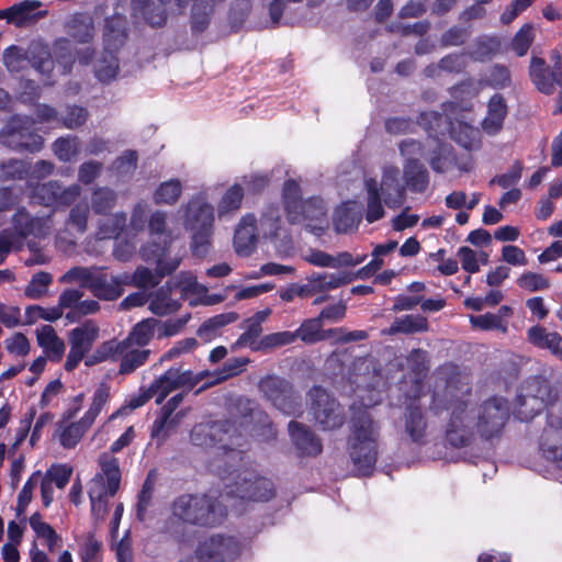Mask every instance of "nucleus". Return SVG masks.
<instances>
[{"label": "nucleus", "instance_id": "1", "mask_svg": "<svg viewBox=\"0 0 562 562\" xmlns=\"http://www.w3.org/2000/svg\"><path fill=\"white\" fill-rule=\"evenodd\" d=\"M471 381L454 364H445L436 373V384L430 409L435 414L450 412L446 426V439L456 448L469 446L474 437V418L469 412Z\"/></svg>", "mask_w": 562, "mask_h": 562}, {"label": "nucleus", "instance_id": "2", "mask_svg": "<svg viewBox=\"0 0 562 562\" xmlns=\"http://www.w3.org/2000/svg\"><path fill=\"white\" fill-rule=\"evenodd\" d=\"M562 402V379L553 380L544 374L525 379L514 402V415L521 422H530L547 409V425L553 406Z\"/></svg>", "mask_w": 562, "mask_h": 562}, {"label": "nucleus", "instance_id": "3", "mask_svg": "<svg viewBox=\"0 0 562 562\" xmlns=\"http://www.w3.org/2000/svg\"><path fill=\"white\" fill-rule=\"evenodd\" d=\"M378 426L367 412H359L352 419L349 454L361 475L372 473L378 459Z\"/></svg>", "mask_w": 562, "mask_h": 562}, {"label": "nucleus", "instance_id": "4", "mask_svg": "<svg viewBox=\"0 0 562 562\" xmlns=\"http://www.w3.org/2000/svg\"><path fill=\"white\" fill-rule=\"evenodd\" d=\"M172 514L184 524L213 528L226 518V507L206 494L181 495L172 504Z\"/></svg>", "mask_w": 562, "mask_h": 562}, {"label": "nucleus", "instance_id": "5", "mask_svg": "<svg viewBox=\"0 0 562 562\" xmlns=\"http://www.w3.org/2000/svg\"><path fill=\"white\" fill-rule=\"evenodd\" d=\"M184 227L192 233V254L195 257L204 258L212 245L214 228L213 206L200 199L190 200L184 214Z\"/></svg>", "mask_w": 562, "mask_h": 562}, {"label": "nucleus", "instance_id": "6", "mask_svg": "<svg viewBox=\"0 0 562 562\" xmlns=\"http://www.w3.org/2000/svg\"><path fill=\"white\" fill-rule=\"evenodd\" d=\"M226 494L243 501L266 502L274 496L271 480L250 469L237 470L226 483Z\"/></svg>", "mask_w": 562, "mask_h": 562}, {"label": "nucleus", "instance_id": "7", "mask_svg": "<svg viewBox=\"0 0 562 562\" xmlns=\"http://www.w3.org/2000/svg\"><path fill=\"white\" fill-rule=\"evenodd\" d=\"M2 143L15 151L38 153L44 146L36 131V122L29 116H12L1 132Z\"/></svg>", "mask_w": 562, "mask_h": 562}, {"label": "nucleus", "instance_id": "8", "mask_svg": "<svg viewBox=\"0 0 562 562\" xmlns=\"http://www.w3.org/2000/svg\"><path fill=\"white\" fill-rule=\"evenodd\" d=\"M328 329L323 328V322L318 317L304 319L293 331L284 330L268 334L261 337L259 348L274 349L288 346L301 340L305 345H314L321 341L329 340Z\"/></svg>", "mask_w": 562, "mask_h": 562}, {"label": "nucleus", "instance_id": "9", "mask_svg": "<svg viewBox=\"0 0 562 562\" xmlns=\"http://www.w3.org/2000/svg\"><path fill=\"white\" fill-rule=\"evenodd\" d=\"M31 203L52 207L55 211L66 210L71 206L81 193L78 184L64 187L57 180L32 184L27 182Z\"/></svg>", "mask_w": 562, "mask_h": 562}, {"label": "nucleus", "instance_id": "10", "mask_svg": "<svg viewBox=\"0 0 562 562\" xmlns=\"http://www.w3.org/2000/svg\"><path fill=\"white\" fill-rule=\"evenodd\" d=\"M509 418V406L505 398L493 396L484 401L476 408L475 428L479 435L491 440L502 435Z\"/></svg>", "mask_w": 562, "mask_h": 562}, {"label": "nucleus", "instance_id": "11", "mask_svg": "<svg viewBox=\"0 0 562 562\" xmlns=\"http://www.w3.org/2000/svg\"><path fill=\"white\" fill-rule=\"evenodd\" d=\"M311 414L315 423L323 430H334L342 427L346 422L344 407L321 386H314L310 391Z\"/></svg>", "mask_w": 562, "mask_h": 562}, {"label": "nucleus", "instance_id": "12", "mask_svg": "<svg viewBox=\"0 0 562 562\" xmlns=\"http://www.w3.org/2000/svg\"><path fill=\"white\" fill-rule=\"evenodd\" d=\"M196 280L192 276L181 274L180 277L171 278L156 291L149 302V310L158 316L172 314L181 306L179 300L172 299V293L179 292L180 299H183L188 293L194 292Z\"/></svg>", "mask_w": 562, "mask_h": 562}, {"label": "nucleus", "instance_id": "13", "mask_svg": "<svg viewBox=\"0 0 562 562\" xmlns=\"http://www.w3.org/2000/svg\"><path fill=\"white\" fill-rule=\"evenodd\" d=\"M539 450L543 458L562 470V402L552 408L549 425L540 437Z\"/></svg>", "mask_w": 562, "mask_h": 562}, {"label": "nucleus", "instance_id": "14", "mask_svg": "<svg viewBox=\"0 0 562 562\" xmlns=\"http://www.w3.org/2000/svg\"><path fill=\"white\" fill-rule=\"evenodd\" d=\"M297 220L288 216L290 224H303L312 233L319 234L327 226V209L322 198L312 196L301 202L296 209Z\"/></svg>", "mask_w": 562, "mask_h": 562}, {"label": "nucleus", "instance_id": "15", "mask_svg": "<svg viewBox=\"0 0 562 562\" xmlns=\"http://www.w3.org/2000/svg\"><path fill=\"white\" fill-rule=\"evenodd\" d=\"M259 389L267 400L286 415L293 414L297 403L290 384L277 376H267L259 382Z\"/></svg>", "mask_w": 562, "mask_h": 562}, {"label": "nucleus", "instance_id": "16", "mask_svg": "<svg viewBox=\"0 0 562 562\" xmlns=\"http://www.w3.org/2000/svg\"><path fill=\"white\" fill-rule=\"evenodd\" d=\"M128 279L108 273L104 268H93L88 289L95 297L104 301H114L123 294V284Z\"/></svg>", "mask_w": 562, "mask_h": 562}, {"label": "nucleus", "instance_id": "17", "mask_svg": "<svg viewBox=\"0 0 562 562\" xmlns=\"http://www.w3.org/2000/svg\"><path fill=\"white\" fill-rule=\"evenodd\" d=\"M557 59L552 70L547 66L546 60L533 56L530 61V78L537 89L546 94L554 91V86H562V68L560 66L561 56L554 53Z\"/></svg>", "mask_w": 562, "mask_h": 562}, {"label": "nucleus", "instance_id": "18", "mask_svg": "<svg viewBox=\"0 0 562 562\" xmlns=\"http://www.w3.org/2000/svg\"><path fill=\"white\" fill-rule=\"evenodd\" d=\"M157 321L154 318L144 319L137 323L127 337L116 345L113 349L109 342L103 344L101 351H140V348L147 346L155 336ZM142 351H150L143 349Z\"/></svg>", "mask_w": 562, "mask_h": 562}, {"label": "nucleus", "instance_id": "19", "mask_svg": "<svg viewBox=\"0 0 562 562\" xmlns=\"http://www.w3.org/2000/svg\"><path fill=\"white\" fill-rule=\"evenodd\" d=\"M199 552L212 562H227L239 555L240 546L234 537L215 535L200 546Z\"/></svg>", "mask_w": 562, "mask_h": 562}, {"label": "nucleus", "instance_id": "20", "mask_svg": "<svg viewBox=\"0 0 562 562\" xmlns=\"http://www.w3.org/2000/svg\"><path fill=\"white\" fill-rule=\"evenodd\" d=\"M379 189L389 209H398L406 200V187L401 182L397 167L390 166L383 169Z\"/></svg>", "mask_w": 562, "mask_h": 562}, {"label": "nucleus", "instance_id": "21", "mask_svg": "<svg viewBox=\"0 0 562 562\" xmlns=\"http://www.w3.org/2000/svg\"><path fill=\"white\" fill-rule=\"evenodd\" d=\"M203 374H209V372L205 371L194 375L191 371L180 372L179 369H169L150 385L155 390V394H158L156 403L160 404L176 389L194 385Z\"/></svg>", "mask_w": 562, "mask_h": 562}, {"label": "nucleus", "instance_id": "22", "mask_svg": "<svg viewBox=\"0 0 562 562\" xmlns=\"http://www.w3.org/2000/svg\"><path fill=\"white\" fill-rule=\"evenodd\" d=\"M288 431L300 456L316 457L322 452V440L308 426L291 420L288 425Z\"/></svg>", "mask_w": 562, "mask_h": 562}, {"label": "nucleus", "instance_id": "23", "mask_svg": "<svg viewBox=\"0 0 562 562\" xmlns=\"http://www.w3.org/2000/svg\"><path fill=\"white\" fill-rule=\"evenodd\" d=\"M126 214L124 212L115 213L112 217V227L108 228L105 225L101 226L103 237H114L113 257L119 261L126 262L135 254V246L126 239H119V235L123 232L126 225Z\"/></svg>", "mask_w": 562, "mask_h": 562}, {"label": "nucleus", "instance_id": "24", "mask_svg": "<svg viewBox=\"0 0 562 562\" xmlns=\"http://www.w3.org/2000/svg\"><path fill=\"white\" fill-rule=\"evenodd\" d=\"M232 429H234V425L229 420L199 424L191 430L190 440L195 446H213L216 442L223 441L222 435L229 432Z\"/></svg>", "mask_w": 562, "mask_h": 562}, {"label": "nucleus", "instance_id": "25", "mask_svg": "<svg viewBox=\"0 0 562 562\" xmlns=\"http://www.w3.org/2000/svg\"><path fill=\"white\" fill-rule=\"evenodd\" d=\"M256 222L255 215L247 214L240 220L235 229L234 247L239 256H249L256 249L258 240Z\"/></svg>", "mask_w": 562, "mask_h": 562}, {"label": "nucleus", "instance_id": "26", "mask_svg": "<svg viewBox=\"0 0 562 562\" xmlns=\"http://www.w3.org/2000/svg\"><path fill=\"white\" fill-rule=\"evenodd\" d=\"M408 364L413 366L412 374L409 375L411 386L406 389L407 381H401V390L404 389L405 396L409 401H417L423 395V379L426 376L428 367L426 366L422 353H409L406 357Z\"/></svg>", "mask_w": 562, "mask_h": 562}, {"label": "nucleus", "instance_id": "27", "mask_svg": "<svg viewBox=\"0 0 562 562\" xmlns=\"http://www.w3.org/2000/svg\"><path fill=\"white\" fill-rule=\"evenodd\" d=\"M270 310L259 311L252 317L246 321V329L235 342L237 348H250L251 351H266L259 348L260 335L262 333V323L266 321Z\"/></svg>", "mask_w": 562, "mask_h": 562}, {"label": "nucleus", "instance_id": "28", "mask_svg": "<svg viewBox=\"0 0 562 562\" xmlns=\"http://www.w3.org/2000/svg\"><path fill=\"white\" fill-rule=\"evenodd\" d=\"M508 109L504 97L494 93L487 103V114L482 122L483 131L488 135H496L503 128Z\"/></svg>", "mask_w": 562, "mask_h": 562}, {"label": "nucleus", "instance_id": "29", "mask_svg": "<svg viewBox=\"0 0 562 562\" xmlns=\"http://www.w3.org/2000/svg\"><path fill=\"white\" fill-rule=\"evenodd\" d=\"M226 355L227 353H210V361L212 363H217L223 360L222 367L211 373L212 376H214L213 383H221L240 374L250 362L249 358L245 356L225 358Z\"/></svg>", "mask_w": 562, "mask_h": 562}, {"label": "nucleus", "instance_id": "30", "mask_svg": "<svg viewBox=\"0 0 562 562\" xmlns=\"http://www.w3.org/2000/svg\"><path fill=\"white\" fill-rule=\"evenodd\" d=\"M167 3L162 0L159 3L154 0H132L133 14L144 19L153 27H161L167 22Z\"/></svg>", "mask_w": 562, "mask_h": 562}, {"label": "nucleus", "instance_id": "31", "mask_svg": "<svg viewBox=\"0 0 562 562\" xmlns=\"http://www.w3.org/2000/svg\"><path fill=\"white\" fill-rule=\"evenodd\" d=\"M99 333L100 328L92 319L72 328L68 335L70 351H91Z\"/></svg>", "mask_w": 562, "mask_h": 562}, {"label": "nucleus", "instance_id": "32", "mask_svg": "<svg viewBox=\"0 0 562 562\" xmlns=\"http://www.w3.org/2000/svg\"><path fill=\"white\" fill-rule=\"evenodd\" d=\"M183 401V394L179 393L172 396L161 408V416L154 423L151 437L164 440L168 432L175 429L180 420L179 414L171 418L176 408Z\"/></svg>", "mask_w": 562, "mask_h": 562}, {"label": "nucleus", "instance_id": "33", "mask_svg": "<svg viewBox=\"0 0 562 562\" xmlns=\"http://www.w3.org/2000/svg\"><path fill=\"white\" fill-rule=\"evenodd\" d=\"M361 221V211L356 201L341 203L334 213V228L339 234L356 231Z\"/></svg>", "mask_w": 562, "mask_h": 562}, {"label": "nucleus", "instance_id": "34", "mask_svg": "<svg viewBox=\"0 0 562 562\" xmlns=\"http://www.w3.org/2000/svg\"><path fill=\"white\" fill-rule=\"evenodd\" d=\"M429 329L428 319L419 314H406L396 317L390 327L382 329L381 334L385 336H394L397 334L413 335L425 333Z\"/></svg>", "mask_w": 562, "mask_h": 562}, {"label": "nucleus", "instance_id": "35", "mask_svg": "<svg viewBox=\"0 0 562 562\" xmlns=\"http://www.w3.org/2000/svg\"><path fill=\"white\" fill-rule=\"evenodd\" d=\"M405 187L413 193H424L429 186V172L416 158H408L404 165Z\"/></svg>", "mask_w": 562, "mask_h": 562}, {"label": "nucleus", "instance_id": "36", "mask_svg": "<svg viewBox=\"0 0 562 562\" xmlns=\"http://www.w3.org/2000/svg\"><path fill=\"white\" fill-rule=\"evenodd\" d=\"M448 134L452 140L467 150H477L481 147L480 130L467 122H452Z\"/></svg>", "mask_w": 562, "mask_h": 562}, {"label": "nucleus", "instance_id": "37", "mask_svg": "<svg viewBox=\"0 0 562 562\" xmlns=\"http://www.w3.org/2000/svg\"><path fill=\"white\" fill-rule=\"evenodd\" d=\"M405 432L414 442H423L427 422L419 406L408 405L404 413Z\"/></svg>", "mask_w": 562, "mask_h": 562}, {"label": "nucleus", "instance_id": "38", "mask_svg": "<svg viewBox=\"0 0 562 562\" xmlns=\"http://www.w3.org/2000/svg\"><path fill=\"white\" fill-rule=\"evenodd\" d=\"M128 36L125 21L120 16H112L105 19L103 29V40L105 47L111 50H116L124 45Z\"/></svg>", "mask_w": 562, "mask_h": 562}, {"label": "nucleus", "instance_id": "39", "mask_svg": "<svg viewBox=\"0 0 562 562\" xmlns=\"http://www.w3.org/2000/svg\"><path fill=\"white\" fill-rule=\"evenodd\" d=\"M42 5L38 0H23L19 3L11 5L13 25L16 27H23L29 22H35L47 14V11L35 12Z\"/></svg>", "mask_w": 562, "mask_h": 562}, {"label": "nucleus", "instance_id": "40", "mask_svg": "<svg viewBox=\"0 0 562 562\" xmlns=\"http://www.w3.org/2000/svg\"><path fill=\"white\" fill-rule=\"evenodd\" d=\"M367 190L366 221L372 224L384 217L385 211L382 204L379 183L375 179L369 178L364 182Z\"/></svg>", "mask_w": 562, "mask_h": 562}, {"label": "nucleus", "instance_id": "41", "mask_svg": "<svg viewBox=\"0 0 562 562\" xmlns=\"http://www.w3.org/2000/svg\"><path fill=\"white\" fill-rule=\"evenodd\" d=\"M451 123L452 121L449 116L438 111H425L418 116V124L434 138L445 136Z\"/></svg>", "mask_w": 562, "mask_h": 562}, {"label": "nucleus", "instance_id": "42", "mask_svg": "<svg viewBox=\"0 0 562 562\" xmlns=\"http://www.w3.org/2000/svg\"><path fill=\"white\" fill-rule=\"evenodd\" d=\"M530 344L539 349H548L549 351H562V337L553 331L549 333L540 325L532 326L527 331Z\"/></svg>", "mask_w": 562, "mask_h": 562}, {"label": "nucleus", "instance_id": "43", "mask_svg": "<svg viewBox=\"0 0 562 562\" xmlns=\"http://www.w3.org/2000/svg\"><path fill=\"white\" fill-rule=\"evenodd\" d=\"M12 225L16 234L23 238L37 236L43 227L41 218L33 217L24 206L18 207L12 216Z\"/></svg>", "mask_w": 562, "mask_h": 562}, {"label": "nucleus", "instance_id": "44", "mask_svg": "<svg viewBox=\"0 0 562 562\" xmlns=\"http://www.w3.org/2000/svg\"><path fill=\"white\" fill-rule=\"evenodd\" d=\"M99 464L103 475L106 477L105 493L113 497L120 490L121 484V471L119 461L110 453H102L99 458Z\"/></svg>", "mask_w": 562, "mask_h": 562}, {"label": "nucleus", "instance_id": "45", "mask_svg": "<svg viewBox=\"0 0 562 562\" xmlns=\"http://www.w3.org/2000/svg\"><path fill=\"white\" fill-rule=\"evenodd\" d=\"M502 47L501 40L497 36H479L474 42L473 49L468 54L474 61H486L492 59Z\"/></svg>", "mask_w": 562, "mask_h": 562}, {"label": "nucleus", "instance_id": "46", "mask_svg": "<svg viewBox=\"0 0 562 562\" xmlns=\"http://www.w3.org/2000/svg\"><path fill=\"white\" fill-rule=\"evenodd\" d=\"M117 202L116 192L108 187L93 189L91 193V209L97 215H109Z\"/></svg>", "mask_w": 562, "mask_h": 562}, {"label": "nucleus", "instance_id": "47", "mask_svg": "<svg viewBox=\"0 0 562 562\" xmlns=\"http://www.w3.org/2000/svg\"><path fill=\"white\" fill-rule=\"evenodd\" d=\"M285 216H291L293 220L296 217V209H299L302 201V190L299 182L294 179H288L283 183L281 194Z\"/></svg>", "mask_w": 562, "mask_h": 562}, {"label": "nucleus", "instance_id": "48", "mask_svg": "<svg viewBox=\"0 0 562 562\" xmlns=\"http://www.w3.org/2000/svg\"><path fill=\"white\" fill-rule=\"evenodd\" d=\"M313 292H326L352 281L349 274L313 273L308 279Z\"/></svg>", "mask_w": 562, "mask_h": 562}, {"label": "nucleus", "instance_id": "49", "mask_svg": "<svg viewBox=\"0 0 562 562\" xmlns=\"http://www.w3.org/2000/svg\"><path fill=\"white\" fill-rule=\"evenodd\" d=\"M31 164L22 159L0 160V182L23 180L30 176Z\"/></svg>", "mask_w": 562, "mask_h": 562}, {"label": "nucleus", "instance_id": "50", "mask_svg": "<svg viewBox=\"0 0 562 562\" xmlns=\"http://www.w3.org/2000/svg\"><path fill=\"white\" fill-rule=\"evenodd\" d=\"M91 423H86V418L82 417L79 422L72 423L63 427L60 424L58 427L60 445L70 449L74 448L82 438L83 434L91 427Z\"/></svg>", "mask_w": 562, "mask_h": 562}, {"label": "nucleus", "instance_id": "51", "mask_svg": "<svg viewBox=\"0 0 562 562\" xmlns=\"http://www.w3.org/2000/svg\"><path fill=\"white\" fill-rule=\"evenodd\" d=\"M171 241V235H166L165 237L158 238V240L151 239L142 246L139 251L142 259L147 263H156L162 257L167 256Z\"/></svg>", "mask_w": 562, "mask_h": 562}, {"label": "nucleus", "instance_id": "52", "mask_svg": "<svg viewBox=\"0 0 562 562\" xmlns=\"http://www.w3.org/2000/svg\"><path fill=\"white\" fill-rule=\"evenodd\" d=\"M52 147L54 155L63 162L71 161L80 153L79 138L71 135L58 137Z\"/></svg>", "mask_w": 562, "mask_h": 562}, {"label": "nucleus", "instance_id": "53", "mask_svg": "<svg viewBox=\"0 0 562 562\" xmlns=\"http://www.w3.org/2000/svg\"><path fill=\"white\" fill-rule=\"evenodd\" d=\"M182 193V186L178 179H171L159 184L153 199L156 204H175Z\"/></svg>", "mask_w": 562, "mask_h": 562}, {"label": "nucleus", "instance_id": "54", "mask_svg": "<svg viewBox=\"0 0 562 562\" xmlns=\"http://www.w3.org/2000/svg\"><path fill=\"white\" fill-rule=\"evenodd\" d=\"M67 31L79 43H88L93 37V26L82 14L71 16L67 22Z\"/></svg>", "mask_w": 562, "mask_h": 562}, {"label": "nucleus", "instance_id": "55", "mask_svg": "<svg viewBox=\"0 0 562 562\" xmlns=\"http://www.w3.org/2000/svg\"><path fill=\"white\" fill-rule=\"evenodd\" d=\"M38 347L43 351H65V342L60 339L53 326L43 325L36 329Z\"/></svg>", "mask_w": 562, "mask_h": 562}, {"label": "nucleus", "instance_id": "56", "mask_svg": "<svg viewBox=\"0 0 562 562\" xmlns=\"http://www.w3.org/2000/svg\"><path fill=\"white\" fill-rule=\"evenodd\" d=\"M535 41V29L530 23L524 24L514 35L510 47L518 56H525Z\"/></svg>", "mask_w": 562, "mask_h": 562}, {"label": "nucleus", "instance_id": "57", "mask_svg": "<svg viewBox=\"0 0 562 562\" xmlns=\"http://www.w3.org/2000/svg\"><path fill=\"white\" fill-rule=\"evenodd\" d=\"M454 155L451 145L439 143L432 150L429 165L436 173H443L453 162Z\"/></svg>", "mask_w": 562, "mask_h": 562}, {"label": "nucleus", "instance_id": "58", "mask_svg": "<svg viewBox=\"0 0 562 562\" xmlns=\"http://www.w3.org/2000/svg\"><path fill=\"white\" fill-rule=\"evenodd\" d=\"M327 333L329 341L334 345H346L369 338V334L366 330H349L346 327L329 328Z\"/></svg>", "mask_w": 562, "mask_h": 562}, {"label": "nucleus", "instance_id": "59", "mask_svg": "<svg viewBox=\"0 0 562 562\" xmlns=\"http://www.w3.org/2000/svg\"><path fill=\"white\" fill-rule=\"evenodd\" d=\"M52 282L53 277L50 273L40 271L33 274L32 279L25 288L24 294L29 299L37 300L47 292V288Z\"/></svg>", "mask_w": 562, "mask_h": 562}, {"label": "nucleus", "instance_id": "60", "mask_svg": "<svg viewBox=\"0 0 562 562\" xmlns=\"http://www.w3.org/2000/svg\"><path fill=\"white\" fill-rule=\"evenodd\" d=\"M244 199V189L239 184H233L222 196L218 203V213L225 214L237 211L241 206Z\"/></svg>", "mask_w": 562, "mask_h": 562}, {"label": "nucleus", "instance_id": "61", "mask_svg": "<svg viewBox=\"0 0 562 562\" xmlns=\"http://www.w3.org/2000/svg\"><path fill=\"white\" fill-rule=\"evenodd\" d=\"M430 30L428 20L417 21L413 24H403L401 22H392L386 26V31L392 34H398L403 37L412 34L424 36Z\"/></svg>", "mask_w": 562, "mask_h": 562}, {"label": "nucleus", "instance_id": "62", "mask_svg": "<svg viewBox=\"0 0 562 562\" xmlns=\"http://www.w3.org/2000/svg\"><path fill=\"white\" fill-rule=\"evenodd\" d=\"M155 483H156V474H155V471L151 470L147 474V477H146V480L142 486V490L138 494L136 516L139 521H143L145 519V514H146L147 507H148L151 496H153Z\"/></svg>", "mask_w": 562, "mask_h": 562}, {"label": "nucleus", "instance_id": "63", "mask_svg": "<svg viewBox=\"0 0 562 562\" xmlns=\"http://www.w3.org/2000/svg\"><path fill=\"white\" fill-rule=\"evenodd\" d=\"M516 282L520 289L529 292L542 291L550 288V282L547 278L540 273L531 271L520 274Z\"/></svg>", "mask_w": 562, "mask_h": 562}, {"label": "nucleus", "instance_id": "64", "mask_svg": "<svg viewBox=\"0 0 562 562\" xmlns=\"http://www.w3.org/2000/svg\"><path fill=\"white\" fill-rule=\"evenodd\" d=\"M471 36V29L453 25L441 34L440 45L442 47L461 46Z\"/></svg>", "mask_w": 562, "mask_h": 562}]
</instances>
